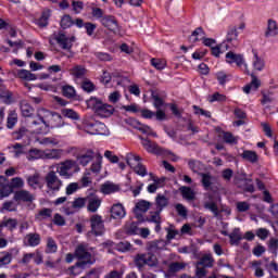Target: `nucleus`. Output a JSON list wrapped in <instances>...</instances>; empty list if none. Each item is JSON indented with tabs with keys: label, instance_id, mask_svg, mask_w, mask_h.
I'll return each mask as SVG.
<instances>
[{
	"label": "nucleus",
	"instance_id": "1",
	"mask_svg": "<svg viewBox=\"0 0 278 278\" xmlns=\"http://www.w3.org/2000/svg\"><path fill=\"white\" fill-rule=\"evenodd\" d=\"M134 264L139 273H141V278H157L155 274L147 271V266L149 268H160V261L155 254L138 253L134 257Z\"/></svg>",
	"mask_w": 278,
	"mask_h": 278
},
{
	"label": "nucleus",
	"instance_id": "2",
	"mask_svg": "<svg viewBox=\"0 0 278 278\" xmlns=\"http://www.w3.org/2000/svg\"><path fill=\"white\" fill-rule=\"evenodd\" d=\"M37 118H42L46 121L48 134H50L51 129H60L66 125L60 113H55L47 109H38Z\"/></svg>",
	"mask_w": 278,
	"mask_h": 278
},
{
	"label": "nucleus",
	"instance_id": "3",
	"mask_svg": "<svg viewBox=\"0 0 278 278\" xmlns=\"http://www.w3.org/2000/svg\"><path fill=\"white\" fill-rule=\"evenodd\" d=\"M55 168V173H58L62 179H73V177H75V175L81 170L79 163L73 159H66L63 162L56 163Z\"/></svg>",
	"mask_w": 278,
	"mask_h": 278
},
{
	"label": "nucleus",
	"instance_id": "4",
	"mask_svg": "<svg viewBox=\"0 0 278 278\" xmlns=\"http://www.w3.org/2000/svg\"><path fill=\"white\" fill-rule=\"evenodd\" d=\"M46 188L48 194H58L62 187L64 186V181L60 178L56 172L50 170L45 177Z\"/></svg>",
	"mask_w": 278,
	"mask_h": 278
},
{
	"label": "nucleus",
	"instance_id": "5",
	"mask_svg": "<svg viewBox=\"0 0 278 278\" xmlns=\"http://www.w3.org/2000/svg\"><path fill=\"white\" fill-rule=\"evenodd\" d=\"M89 105L90 108H92V110H94L98 116H101V118H110V116L114 114V106H112L111 104L104 103L99 98H91L89 100Z\"/></svg>",
	"mask_w": 278,
	"mask_h": 278
},
{
	"label": "nucleus",
	"instance_id": "6",
	"mask_svg": "<svg viewBox=\"0 0 278 278\" xmlns=\"http://www.w3.org/2000/svg\"><path fill=\"white\" fill-rule=\"evenodd\" d=\"M141 157L134 153H128L126 155V162L130 168H132L134 173L136 175H139V177H147L149 175V172L147 170V166H144L141 162Z\"/></svg>",
	"mask_w": 278,
	"mask_h": 278
},
{
	"label": "nucleus",
	"instance_id": "7",
	"mask_svg": "<svg viewBox=\"0 0 278 278\" xmlns=\"http://www.w3.org/2000/svg\"><path fill=\"white\" fill-rule=\"evenodd\" d=\"M28 132L35 134L37 136H47L49 134V128L47 126V121L37 117L28 123Z\"/></svg>",
	"mask_w": 278,
	"mask_h": 278
},
{
	"label": "nucleus",
	"instance_id": "8",
	"mask_svg": "<svg viewBox=\"0 0 278 278\" xmlns=\"http://www.w3.org/2000/svg\"><path fill=\"white\" fill-rule=\"evenodd\" d=\"M75 257L81 260L80 263L90 266L97 262L94 256L88 252V245L86 243H80L75 249Z\"/></svg>",
	"mask_w": 278,
	"mask_h": 278
},
{
	"label": "nucleus",
	"instance_id": "9",
	"mask_svg": "<svg viewBox=\"0 0 278 278\" xmlns=\"http://www.w3.org/2000/svg\"><path fill=\"white\" fill-rule=\"evenodd\" d=\"M53 40H55L64 51H71V49H73V42H75V37H68L64 33H59L52 35L50 45H53Z\"/></svg>",
	"mask_w": 278,
	"mask_h": 278
},
{
	"label": "nucleus",
	"instance_id": "10",
	"mask_svg": "<svg viewBox=\"0 0 278 278\" xmlns=\"http://www.w3.org/2000/svg\"><path fill=\"white\" fill-rule=\"evenodd\" d=\"M90 227H91L90 233L97 237L103 236L105 233V224L103 222V216L99 214H93L90 217Z\"/></svg>",
	"mask_w": 278,
	"mask_h": 278
},
{
	"label": "nucleus",
	"instance_id": "11",
	"mask_svg": "<svg viewBox=\"0 0 278 278\" xmlns=\"http://www.w3.org/2000/svg\"><path fill=\"white\" fill-rule=\"evenodd\" d=\"M226 63L227 64H237L239 68L243 67L245 73H249V64L244 60V54L236 53L233 51H229L226 53Z\"/></svg>",
	"mask_w": 278,
	"mask_h": 278
},
{
	"label": "nucleus",
	"instance_id": "12",
	"mask_svg": "<svg viewBox=\"0 0 278 278\" xmlns=\"http://www.w3.org/2000/svg\"><path fill=\"white\" fill-rule=\"evenodd\" d=\"M87 134L90 136H108V126L101 122L88 123L86 126Z\"/></svg>",
	"mask_w": 278,
	"mask_h": 278
},
{
	"label": "nucleus",
	"instance_id": "13",
	"mask_svg": "<svg viewBox=\"0 0 278 278\" xmlns=\"http://www.w3.org/2000/svg\"><path fill=\"white\" fill-rule=\"evenodd\" d=\"M101 25L103 27H106L110 31H113V34H118L121 31V27L118 26V21H116V17L114 15H104L101 20Z\"/></svg>",
	"mask_w": 278,
	"mask_h": 278
},
{
	"label": "nucleus",
	"instance_id": "14",
	"mask_svg": "<svg viewBox=\"0 0 278 278\" xmlns=\"http://www.w3.org/2000/svg\"><path fill=\"white\" fill-rule=\"evenodd\" d=\"M102 200L96 193H89L87 195V212L91 214H97L99 207H101Z\"/></svg>",
	"mask_w": 278,
	"mask_h": 278
},
{
	"label": "nucleus",
	"instance_id": "15",
	"mask_svg": "<svg viewBox=\"0 0 278 278\" xmlns=\"http://www.w3.org/2000/svg\"><path fill=\"white\" fill-rule=\"evenodd\" d=\"M92 160H94V151L90 149L81 151L76 156L78 166H88Z\"/></svg>",
	"mask_w": 278,
	"mask_h": 278
},
{
	"label": "nucleus",
	"instance_id": "16",
	"mask_svg": "<svg viewBox=\"0 0 278 278\" xmlns=\"http://www.w3.org/2000/svg\"><path fill=\"white\" fill-rule=\"evenodd\" d=\"M36 198L31 194V192L21 189L18 191H15L13 201H16V203H31Z\"/></svg>",
	"mask_w": 278,
	"mask_h": 278
},
{
	"label": "nucleus",
	"instance_id": "17",
	"mask_svg": "<svg viewBox=\"0 0 278 278\" xmlns=\"http://www.w3.org/2000/svg\"><path fill=\"white\" fill-rule=\"evenodd\" d=\"M127 216V211H125V206L121 203L113 204L111 207V218L114 220H123Z\"/></svg>",
	"mask_w": 278,
	"mask_h": 278
},
{
	"label": "nucleus",
	"instance_id": "18",
	"mask_svg": "<svg viewBox=\"0 0 278 278\" xmlns=\"http://www.w3.org/2000/svg\"><path fill=\"white\" fill-rule=\"evenodd\" d=\"M26 181L33 190H42V188H45V181L42 180V177H40V174L28 176Z\"/></svg>",
	"mask_w": 278,
	"mask_h": 278
},
{
	"label": "nucleus",
	"instance_id": "19",
	"mask_svg": "<svg viewBox=\"0 0 278 278\" xmlns=\"http://www.w3.org/2000/svg\"><path fill=\"white\" fill-rule=\"evenodd\" d=\"M86 67L83 65H75L70 70V75H72L75 81H84L86 79Z\"/></svg>",
	"mask_w": 278,
	"mask_h": 278
},
{
	"label": "nucleus",
	"instance_id": "20",
	"mask_svg": "<svg viewBox=\"0 0 278 278\" xmlns=\"http://www.w3.org/2000/svg\"><path fill=\"white\" fill-rule=\"evenodd\" d=\"M64 157L63 149H47L43 150V160H62Z\"/></svg>",
	"mask_w": 278,
	"mask_h": 278
},
{
	"label": "nucleus",
	"instance_id": "21",
	"mask_svg": "<svg viewBox=\"0 0 278 278\" xmlns=\"http://www.w3.org/2000/svg\"><path fill=\"white\" fill-rule=\"evenodd\" d=\"M49 18H51V9H45L40 17L35 20V25H38L40 29H45V27H49Z\"/></svg>",
	"mask_w": 278,
	"mask_h": 278
},
{
	"label": "nucleus",
	"instance_id": "22",
	"mask_svg": "<svg viewBox=\"0 0 278 278\" xmlns=\"http://www.w3.org/2000/svg\"><path fill=\"white\" fill-rule=\"evenodd\" d=\"M139 139L141 140V144L146 149V151H148V153H160V147L157 146V143L152 142L151 140L143 137H139Z\"/></svg>",
	"mask_w": 278,
	"mask_h": 278
},
{
	"label": "nucleus",
	"instance_id": "23",
	"mask_svg": "<svg viewBox=\"0 0 278 278\" xmlns=\"http://www.w3.org/2000/svg\"><path fill=\"white\" fill-rule=\"evenodd\" d=\"M165 244L164 241L154 240L147 243V251L146 253H151L152 255L154 253H157L159 251H162L164 249Z\"/></svg>",
	"mask_w": 278,
	"mask_h": 278
},
{
	"label": "nucleus",
	"instance_id": "24",
	"mask_svg": "<svg viewBox=\"0 0 278 278\" xmlns=\"http://www.w3.org/2000/svg\"><path fill=\"white\" fill-rule=\"evenodd\" d=\"M253 58H252V66L254 71L262 72L264 71V67L266 66V63L264 62V59L260 58L257 54V51L253 50Z\"/></svg>",
	"mask_w": 278,
	"mask_h": 278
},
{
	"label": "nucleus",
	"instance_id": "25",
	"mask_svg": "<svg viewBox=\"0 0 278 278\" xmlns=\"http://www.w3.org/2000/svg\"><path fill=\"white\" fill-rule=\"evenodd\" d=\"M260 86H262V81L255 77V75H252V81L243 87V92H245V94H250L251 92H255Z\"/></svg>",
	"mask_w": 278,
	"mask_h": 278
},
{
	"label": "nucleus",
	"instance_id": "26",
	"mask_svg": "<svg viewBox=\"0 0 278 278\" xmlns=\"http://www.w3.org/2000/svg\"><path fill=\"white\" fill-rule=\"evenodd\" d=\"M12 253H14V250L0 252V268H5V266L12 264Z\"/></svg>",
	"mask_w": 278,
	"mask_h": 278
},
{
	"label": "nucleus",
	"instance_id": "27",
	"mask_svg": "<svg viewBox=\"0 0 278 278\" xmlns=\"http://www.w3.org/2000/svg\"><path fill=\"white\" fill-rule=\"evenodd\" d=\"M26 157L29 162H34L35 160H45V150H40V149H30L27 154Z\"/></svg>",
	"mask_w": 278,
	"mask_h": 278
},
{
	"label": "nucleus",
	"instance_id": "28",
	"mask_svg": "<svg viewBox=\"0 0 278 278\" xmlns=\"http://www.w3.org/2000/svg\"><path fill=\"white\" fill-rule=\"evenodd\" d=\"M165 207H168V198L159 193L155 198V210L156 212H162Z\"/></svg>",
	"mask_w": 278,
	"mask_h": 278
},
{
	"label": "nucleus",
	"instance_id": "29",
	"mask_svg": "<svg viewBox=\"0 0 278 278\" xmlns=\"http://www.w3.org/2000/svg\"><path fill=\"white\" fill-rule=\"evenodd\" d=\"M100 190L102 194H114V192H118L121 188L118 187V185L108 181L101 186Z\"/></svg>",
	"mask_w": 278,
	"mask_h": 278
},
{
	"label": "nucleus",
	"instance_id": "30",
	"mask_svg": "<svg viewBox=\"0 0 278 278\" xmlns=\"http://www.w3.org/2000/svg\"><path fill=\"white\" fill-rule=\"evenodd\" d=\"M240 155L242 160L250 162V164H255L260 160V156H257V153L253 150H244Z\"/></svg>",
	"mask_w": 278,
	"mask_h": 278
},
{
	"label": "nucleus",
	"instance_id": "31",
	"mask_svg": "<svg viewBox=\"0 0 278 278\" xmlns=\"http://www.w3.org/2000/svg\"><path fill=\"white\" fill-rule=\"evenodd\" d=\"M151 208V202L147 200H140L136 203L135 214H144Z\"/></svg>",
	"mask_w": 278,
	"mask_h": 278
},
{
	"label": "nucleus",
	"instance_id": "32",
	"mask_svg": "<svg viewBox=\"0 0 278 278\" xmlns=\"http://www.w3.org/2000/svg\"><path fill=\"white\" fill-rule=\"evenodd\" d=\"M278 34V26L275 20H268L267 30L265 31L266 38H273Z\"/></svg>",
	"mask_w": 278,
	"mask_h": 278
},
{
	"label": "nucleus",
	"instance_id": "33",
	"mask_svg": "<svg viewBox=\"0 0 278 278\" xmlns=\"http://www.w3.org/2000/svg\"><path fill=\"white\" fill-rule=\"evenodd\" d=\"M18 79H23V81H36L38 79V76L36 74L27 71V70H20L17 72Z\"/></svg>",
	"mask_w": 278,
	"mask_h": 278
},
{
	"label": "nucleus",
	"instance_id": "34",
	"mask_svg": "<svg viewBox=\"0 0 278 278\" xmlns=\"http://www.w3.org/2000/svg\"><path fill=\"white\" fill-rule=\"evenodd\" d=\"M25 242L27 247H38L41 242V238L38 233H28L25 237Z\"/></svg>",
	"mask_w": 278,
	"mask_h": 278
},
{
	"label": "nucleus",
	"instance_id": "35",
	"mask_svg": "<svg viewBox=\"0 0 278 278\" xmlns=\"http://www.w3.org/2000/svg\"><path fill=\"white\" fill-rule=\"evenodd\" d=\"M185 268H186V264L184 263H179V262L172 263L168 267V271L165 275V277L170 278V275H175V273H179V270H184Z\"/></svg>",
	"mask_w": 278,
	"mask_h": 278
},
{
	"label": "nucleus",
	"instance_id": "36",
	"mask_svg": "<svg viewBox=\"0 0 278 278\" xmlns=\"http://www.w3.org/2000/svg\"><path fill=\"white\" fill-rule=\"evenodd\" d=\"M61 90L63 97H65L66 99H75V97H77V91L75 90V87L71 85H63Z\"/></svg>",
	"mask_w": 278,
	"mask_h": 278
},
{
	"label": "nucleus",
	"instance_id": "37",
	"mask_svg": "<svg viewBox=\"0 0 278 278\" xmlns=\"http://www.w3.org/2000/svg\"><path fill=\"white\" fill-rule=\"evenodd\" d=\"M227 42H232L233 47H238V28L230 27L226 36Z\"/></svg>",
	"mask_w": 278,
	"mask_h": 278
},
{
	"label": "nucleus",
	"instance_id": "38",
	"mask_svg": "<svg viewBox=\"0 0 278 278\" xmlns=\"http://www.w3.org/2000/svg\"><path fill=\"white\" fill-rule=\"evenodd\" d=\"M197 264L204 268H212L214 266V257L212 256V254H205L200 258Z\"/></svg>",
	"mask_w": 278,
	"mask_h": 278
},
{
	"label": "nucleus",
	"instance_id": "39",
	"mask_svg": "<svg viewBox=\"0 0 278 278\" xmlns=\"http://www.w3.org/2000/svg\"><path fill=\"white\" fill-rule=\"evenodd\" d=\"M215 77L219 84V86H225L227 81H231V74L225 72V71H219L215 74Z\"/></svg>",
	"mask_w": 278,
	"mask_h": 278
},
{
	"label": "nucleus",
	"instance_id": "40",
	"mask_svg": "<svg viewBox=\"0 0 278 278\" xmlns=\"http://www.w3.org/2000/svg\"><path fill=\"white\" fill-rule=\"evenodd\" d=\"M179 191L181 192L182 199H186L187 201H194V198L197 197V193H194V190L190 187H180Z\"/></svg>",
	"mask_w": 278,
	"mask_h": 278
},
{
	"label": "nucleus",
	"instance_id": "41",
	"mask_svg": "<svg viewBox=\"0 0 278 278\" xmlns=\"http://www.w3.org/2000/svg\"><path fill=\"white\" fill-rule=\"evenodd\" d=\"M36 142L39 144H42L43 147H49L51 144L52 147H58L60 144V141L53 137H43V138H37Z\"/></svg>",
	"mask_w": 278,
	"mask_h": 278
},
{
	"label": "nucleus",
	"instance_id": "42",
	"mask_svg": "<svg viewBox=\"0 0 278 278\" xmlns=\"http://www.w3.org/2000/svg\"><path fill=\"white\" fill-rule=\"evenodd\" d=\"M139 229L138 223L136 222H128L125 225V231L128 236H138Z\"/></svg>",
	"mask_w": 278,
	"mask_h": 278
},
{
	"label": "nucleus",
	"instance_id": "43",
	"mask_svg": "<svg viewBox=\"0 0 278 278\" xmlns=\"http://www.w3.org/2000/svg\"><path fill=\"white\" fill-rule=\"evenodd\" d=\"M230 238V244L238 245L240 244V240H242V235L240 233V228H235L231 233L228 235Z\"/></svg>",
	"mask_w": 278,
	"mask_h": 278
},
{
	"label": "nucleus",
	"instance_id": "44",
	"mask_svg": "<svg viewBox=\"0 0 278 278\" xmlns=\"http://www.w3.org/2000/svg\"><path fill=\"white\" fill-rule=\"evenodd\" d=\"M75 25V21H73V17L68 14H65L61 17L60 26L62 29H70V27H73Z\"/></svg>",
	"mask_w": 278,
	"mask_h": 278
},
{
	"label": "nucleus",
	"instance_id": "45",
	"mask_svg": "<svg viewBox=\"0 0 278 278\" xmlns=\"http://www.w3.org/2000/svg\"><path fill=\"white\" fill-rule=\"evenodd\" d=\"M204 208L208 210L214 214V216H218L220 213L218 212V205L214 200H212V195H210V201L204 202Z\"/></svg>",
	"mask_w": 278,
	"mask_h": 278
},
{
	"label": "nucleus",
	"instance_id": "46",
	"mask_svg": "<svg viewBox=\"0 0 278 278\" xmlns=\"http://www.w3.org/2000/svg\"><path fill=\"white\" fill-rule=\"evenodd\" d=\"M46 253L47 254L58 253V243L51 237L47 238Z\"/></svg>",
	"mask_w": 278,
	"mask_h": 278
},
{
	"label": "nucleus",
	"instance_id": "47",
	"mask_svg": "<svg viewBox=\"0 0 278 278\" xmlns=\"http://www.w3.org/2000/svg\"><path fill=\"white\" fill-rule=\"evenodd\" d=\"M205 37V31L202 27H198L194 29V31L190 36L191 42H199V40H203Z\"/></svg>",
	"mask_w": 278,
	"mask_h": 278
},
{
	"label": "nucleus",
	"instance_id": "48",
	"mask_svg": "<svg viewBox=\"0 0 278 278\" xmlns=\"http://www.w3.org/2000/svg\"><path fill=\"white\" fill-rule=\"evenodd\" d=\"M86 203H88V195L85 198H75L72 202V207L74 210H83V207H86Z\"/></svg>",
	"mask_w": 278,
	"mask_h": 278
},
{
	"label": "nucleus",
	"instance_id": "49",
	"mask_svg": "<svg viewBox=\"0 0 278 278\" xmlns=\"http://www.w3.org/2000/svg\"><path fill=\"white\" fill-rule=\"evenodd\" d=\"M115 249L119 251V253H127V251H134V245H131L129 241H122L116 244Z\"/></svg>",
	"mask_w": 278,
	"mask_h": 278
},
{
	"label": "nucleus",
	"instance_id": "50",
	"mask_svg": "<svg viewBox=\"0 0 278 278\" xmlns=\"http://www.w3.org/2000/svg\"><path fill=\"white\" fill-rule=\"evenodd\" d=\"M85 263L77 262L75 265L68 268V273L72 275V277H77L78 275H81L80 268H85Z\"/></svg>",
	"mask_w": 278,
	"mask_h": 278
},
{
	"label": "nucleus",
	"instance_id": "51",
	"mask_svg": "<svg viewBox=\"0 0 278 278\" xmlns=\"http://www.w3.org/2000/svg\"><path fill=\"white\" fill-rule=\"evenodd\" d=\"M101 164H103V156L98 155L96 161L91 164V173L99 175L101 173Z\"/></svg>",
	"mask_w": 278,
	"mask_h": 278
},
{
	"label": "nucleus",
	"instance_id": "52",
	"mask_svg": "<svg viewBox=\"0 0 278 278\" xmlns=\"http://www.w3.org/2000/svg\"><path fill=\"white\" fill-rule=\"evenodd\" d=\"M137 129L141 131V134H146V136H153V138H157V134L153 131V129L150 126L138 124Z\"/></svg>",
	"mask_w": 278,
	"mask_h": 278
},
{
	"label": "nucleus",
	"instance_id": "53",
	"mask_svg": "<svg viewBox=\"0 0 278 278\" xmlns=\"http://www.w3.org/2000/svg\"><path fill=\"white\" fill-rule=\"evenodd\" d=\"M21 112H22L23 116L29 117V116H31V114H34V108H31V105H29V103L23 101L21 103Z\"/></svg>",
	"mask_w": 278,
	"mask_h": 278
},
{
	"label": "nucleus",
	"instance_id": "54",
	"mask_svg": "<svg viewBox=\"0 0 278 278\" xmlns=\"http://www.w3.org/2000/svg\"><path fill=\"white\" fill-rule=\"evenodd\" d=\"M151 65L156 68V71H164L166 68V61L161 59H151Z\"/></svg>",
	"mask_w": 278,
	"mask_h": 278
},
{
	"label": "nucleus",
	"instance_id": "55",
	"mask_svg": "<svg viewBox=\"0 0 278 278\" xmlns=\"http://www.w3.org/2000/svg\"><path fill=\"white\" fill-rule=\"evenodd\" d=\"M0 99H2L3 103H5V105H11V103H13V98H12V91L10 90H5L2 91L0 93Z\"/></svg>",
	"mask_w": 278,
	"mask_h": 278
},
{
	"label": "nucleus",
	"instance_id": "56",
	"mask_svg": "<svg viewBox=\"0 0 278 278\" xmlns=\"http://www.w3.org/2000/svg\"><path fill=\"white\" fill-rule=\"evenodd\" d=\"M94 58L100 62H112L113 60L112 54L108 52H94Z\"/></svg>",
	"mask_w": 278,
	"mask_h": 278
},
{
	"label": "nucleus",
	"instance_id": "57",
	"mask_svg": "<svg viewBox=\"0 0 278 278\" xmlns=\"http://www.w3.org/2000/svg\"><path fill=\"white\" fill-rule=\"evenodd\" d=\"M46 267L53 270H60L62 268V258H58L56 261H47Z\"/></svg>",
	"mask_w": 278,
	"mask_h": 278
},
{
	"label": "nucleus",
	"instance_id": "58",
	"mask_svg": "<svg viewBox=\"0 0 278 278\" xmlns=\"http://www.w3.org/2000/svg\"><path fill=\"white\" fill-rule=\"evenodd\" d=\"M63 116H66V118H71L72 121H79L80 118L79 114L72 109H64Z\"/></svg>",
	"mask_w": 278,
	"mask_h": 278
},
{
	"label": "nucleus",
	"instance_id": "59",
	"mask_svg": "<svg viewBox=\"0 0 278 278\" xmlns=\"http://www.w3.org/2000/svg\"><path fill=\"white\" fill-rule=\"evenodd\" d=\"M201 177L204 190H210L212 188V176L210 174H202Z\"/></svg>",
	"mask_w": 278,
	"mask_h": 278
},
{
	"label": "nucleus",
	"instance_id": "60",
	"mask_svg": "<svg viewBox=\"0 0 278 278\" xmlns=\"http://www.w3.org/2000/svg\"><path fill=\"white\" fill-rule=\"evenodd\" d=\"M223 139L227 144H236V142H238V139L233 137V134L229 131L223 134Z\"/></svg>",
	"mask_w": 278,
	"mask_h": 278
},
{
	"label": "nucleus",
	"instance_id": "61",
	"mask_svg": "<svg viewBox=\"0 0 278 278\" xmlns=\"http://www.w3.org/2000/svg\"><path fill=\"white\" fill-rule=\"evenodd\" d=\"M208 101H210V103H214L216 101H218V102L227 101V96L215 92L208 97Z\"/></svg>",
	"mask_w": 278,
	"mask_h": 278
},
{
	"label": "nucleus",
	"instance_id": "62",
	"mask_svg": "<svg viewBox=\"0 0 278 278\" xmlns=\"http://www.w3.org/2000/svg\"><path fill=\"white\" fill-rule=\"evenodd\" d=\"M25 181L21 177L12 178L10 187L14 190V188H24Z\"/></svg>",
	"mask_w": 278,
	"mask_h": 278
},
{
	"label": "nucleus",
	"instance_id": "63",
	"mask_svg": "<svg viewBox=\"0 0 278 278\" xmlns=\"http://www.w3.org/2000/svg\"><path fill=\"white\" fill-rule=\"evenodd\" d=\"M12 192H14V189L10 185H7L0 189V197L1 199H5L11 195Z\"/></svg>",
	"mask_w": 278,
	"mask_h": 278
},
{
	"label": "nucleus",
	"instance_id": "64",
	"mask_svg": "<svg viewBox=\"0 0 278 278\" xmlns=\"http://www.w3.org/2000/svg\"><path fill=\"white\" fill-rule=\"evenodd\" d=\"M268 249L270 251V253H273L274 255H277V251H278V239L271 238L269 240L268 243Z\"/></svg>",
	"mask_w": 278,
	"mask_h": 278
}]
</instances>
